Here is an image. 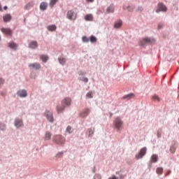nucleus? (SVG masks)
<instances>
[{"label": "nucleus", "instance_id": "obj_11", "mask_svg": "<svg viewBox=\"0 0 179 179\" xmlns=\"http://www.w3.org/2000/svg\"><path fill=\"white\" fill-rule=\"evenodd\" d=\"M45 117L48 118L49 122H53V115L51 112L45 111Z\"/></svg>", "mask_w": 179, "mask_h": 179}, {"label": "nucleus", "instance_id": "obj_14", "mask_svg": "<svg viewBox=\"0 0 179 179\" xmlns=\"http://www.w3.org/2000/svg\"><path fill=\"white\" fill-rule=\"evenodd\" d=\"M29 48H31V50L36 49L37 48V42L36 41L29 42Z\"/></svg>", "mask_w": 179, "mask_h": 179}, {"label": "nucleus", "instance_id": "obj_41", "mask_svg": "<svg viewBox=\"0 0 179 179\" xmlns=\"http://www.w3.org/2000/svg\"><path fill=\"white\" fill-rule=\"evenodd\" d=\"M108 179H117V178H115V176H113L112 178H108Z\"/></svg>", "mask_w": 179, "mask_h": 179}, {"label": "nucleus", "instance_id": "obj_30", "mask_svg": "<svg viewBox=\"0 0 179 179\" xmlns=\"http://www.w3.org/2000/svg\"><path fill=\"white\" fill-rule=\"evenodd\" d=\"M157 174H162V168H157Z\"/></svg>", "mask_w": 179, "mask_h": 179}, {"label": "nucleus", "instance_id": "obj_19", "mask_svg": "<svg viewBox=\"0 0 179 179\" xmlns=\"http://www.w3.org/2000/svg\"><path fill=\"white\" fill-rule=\"evenodd\" d=\"M151 99L152 100V101H155V102L160 101V98H158V96L157 94L152 95L151 96Z\"/></svg>", "mask_w": 179, "mask_h": 179}, {"label": "nucleus", "instance_id": "obj_27", "mask_svg": "<svg viewBox=\"0 0 179 179\" xmlns=\"http://www.w3.org/2000/svg\"><path fill=\"white\" fill-rule=\"evenodd\" d=\"M64 62H66V60H64V58L59 57V64H61V65H64Z\"/></svg>", "mask_w": 179, "mask_h": 179}, {"label": "nucleus", "instance_id": "obj_21", "mask_svg": "<svg viewBox=\"0 0 179 179\" xmlns=\"http://www.w3.org/2000/svg\"><path fill=\"white\" fill-rule=\"evenodd\" d=\"M39 59H41V62H46L47 59H48V57L47 55H39Z\"/></svg>", "mask_w": 179, "mask_h": 179}, {"label": "nucleus", "instance_id": "obj_36", "mask_svg": "<svg viewBox=\"0 0 179 179\" xmlns=\"http://www.w3.org/2000/svg\"><path fill=\"white\" fill-rule=\"evenodd\" d=\"M133 96H134L133 94H127V96H125V99H131V98H133Z\"/></svg>", "mask_w": 179, "mask_h": 179}, {"label": "nucleus", "instance_id": "obj_29", "mask_svg": "<svg viewBox=\"0 0 179 179\" xmlns=\"http://www.w3.org/2000/svg\"><path fill=\"white\" fill-rule=\"evenodd\" d=\"M94 134V129H88V136H92Z\"/></svg>", "mask_w": 179, "mask_h": 179}, {"label": "nucleus", "instance_id": "obj_40", "mask_svg": "<svg viewBox=\"0 0 179 179\" xmlns=\"http://www.w3.org/2000/svg\"><path fill=\"white\" fill-rule=\"evenodd\" d=\"M162 27V24H159V29Z\"/></svg>", "mask_w": 179, "mask_h": 179}, {"label": "nucleus", "instance_id": "obj_5", "mask_svg": "<svg viewBox=\"0 0 179 179\" xmlns=\"http://www.w3.org/2000/svg\"><path fill=\"white\" fill-rule=\"evenodd\" d=\"M153 43H155V38H144L141 40V45H145V44Z\"/></svg>", "mask_w": 179, "mask_h": 179}, {"label": "nucleus", "instance_id": "obj_31", "mask_svg": "<svg viewBox=\"0 0 179 179\" xmlns=\"http://www.w3.org/2000/svg\"><path fill=\"white\" fill-rule=\"evenodd\" d=\"M89 41V38L86 37V36H83V43H88Z\"/></svg>", "mask_w": 179, "mask_h": 179}, {"label": "nucleus", "instance_id": "obj_16", "mask_svg": "<svg viewBox=\"0 0 179 179\" xmlns=\"http://www.w3.org/2000/svg\"><path fill=\"white\" fill-rule=\"evenodd\" d=\"M44 141H49L51 139V132H45V136L43 137Z\"/></svg>", "mask_w": 179, "mask_h": 179}, {"label": "nucleus", "instance_id": "obj_43", "mask_svg": "<svg viewBox=\"0 0 179 179\" xmlns=\"http://www.w3.org/2000/svg\"><path fill=\"white\" fill-rule=\"evenodd\" d=\"M96 178H98V179H100V176H96Z\"/></svg>", "mask_w": 179, "mask_h": 179}, {"label": "nucleus", "instance_id": "obj_3", "mask_svg": "<svg viewBox=\"0 0 179 179\" xmlns=\"http://www.w3.org/2000/svg\"><path fill=\"white\" fill-rule=\"evenodd\" d=\"M145 154H147V148H143L139 150V153L135 155V159L138 160L143 158V156H145Z\"/></svg>", "mask_w": 179, "mask_h": 179}, {"label": "nucleus", "instance_id": "obj_9", "mask_svg": "<svg viewBox=\"0 0 179 179\" xmlns=\"http://www.w3.org/2000/svg\"><path fill=\"white\" fill-rule=\"evenodd\" d=\"M1 31L2 34H6V36H12V30H10L8 28H1Z\"/></svg>", "mask_w": 179, "mask_h": 179}, {"label": "nucleus", "instance_id": "obj_39", "mask_svg": "<svg viewBox=\"0 0 179 179\" xmlns=\"http://www.w3.org/2000/svg\"><path fill=\"white\" fill-rule=\"evenodd\" d=\"M2 84H4V80H2V78L0 79V85Z\"/></svg>", "mask_w": 179, "mask_h": 179}, {"label": "nucleus", "instance_id": "obj_32", "mask_svg": "<svg viewBox=\"0 0 179 179\" xmlns=\"http://www.w3.org/2000/svg\"><path fill=\"white\" fill-rule=\"evenodd\" d=\"M176 152V147L174 145L171 146V153H174Z\"/></svg>", "mask_w": 179, "mask_h": 179}, {"label": "nucleus", "instance_id": "obj_26", "mask_svg": "<svg viewBox=\"0 0 179 179\" xmlns=\"http://www.w3.org/2000/svg\"><path fill=\"white\" fill-rule=\"evenodd\" d=\"M90 43H96V37H94V36H90Z\"/></svg>", "mask_w": 179, "mask_h": 179}, {"label": "nucleus", "instance_id": "obj_37", "mask_svg": "<svg viewBox=\"0 0 179 179\" xmlns=\"http://www.w3.org/2000/svg\"><path fill=\"white\" fill-rule=\"evenodd\" d=\"M83 82H85V83H88V78H83Z\"/></svg>", "mask_w": 179, "mask_h": 179}, {"label": "nucleus", "instance_id": "obj_46", "mask_svg": "<svg viewBox=\"0 0 179 179\" xmlns=\"http://www.w3.org/2000/svg\"><path fill=\"white\" fill-rule=\"evenodd\" d=\"M1 96H5V94H4V93H2V94H1Z\"/></svg>", "mask_w": 179, "mask_h": 179}, {"label": "nucleus", "instance_id": "obj_2", "mask_svg": "<svg viewBox=\"0 0 179 179\" xmlns=\"http://www.w3.org/2000/svg\"><path fill=\"white\" fill-rule=\"evenodd\" d=\"M113 127H115V129H117V131H120L121 127H123V122L121 121L120 117H115V119L113 120Z\"/></svg>", "mask_w": 179, "mask_h": 179}, {"label": "nucleus", "instance_id": "obj_13", "mask_svg": "<svg viewBox=\"0 0 179 179\" xmlns=\"http://www.w3.org/2000/svg\"><path fill=\"white\" fill-rule=\"evenodd\" d=\"M22 120H16L15 121H14V127H16V128L22 127Z\"/></svg>", "mask_w": 179, "mask_h": 179}, {"label": "nucleus", "instance_id": "obj_35", "mask_svg": "<svg viewBox=\"0 0 179 179\" xmlns=\"http://www.w3.org/2000/svg\"><path fill=\"white\" fill-rule=\"evenodd\" d=\"M87 98L92 99V92H88V93H87Z\"/></svg>", "mask_w": 179, "mask_h": 179}, {"label": "nucleus", "instance_id": "obj_1", "mask_svg": "<svg viewBox=\"0 0 179 179\" xmlns=\"http://www.w3.org/2000/svg\"><path fill=\"white\" fill-rule=\"evenodd\" d=\"M71 106V99L65 98L61 101V106H57V113H61L64 110V107Z\"/></svg>", "mask_w": 179, "mask_h": 179}, {"label": "nucleus", "instance_id": "obj_25", "mask_svg": "<svg viewBox=\"0 0 179 179\" xmlns=\"http://www.w3.org/2000/svg\"><path fill=\"white\" fill-rule=\"evenodd\" d=\"M85 20L92 21V15L88 14L87 15H85Z\"/></svg>", "mask_w": 179, "mask_h": 179}, {"label": "nucleus", "instance_id": "obj_24", "mask_svg": "<svg viewBox=\"0 0 179 179\" xmlns=\"http://www.w3.org/2000/svg\"><path fill=\"white\" fill-rule=\"evenodd\" d=\"M57 1H58V0H50V1H49V6L53 7L55 3H57Z\"/></svg>", "mask_w": 179, "mask_h": 179}, {"label": "nucleus", "instance_id": "obj_10", "mask_svg": "<svg viewBox=\"0 0 179 179\" xmlns=\"http://www.w3.org/2000/svg\"><path fill=\"white\" fill-rule=\"evenodd\" d=\"M89 113H90V109L85 108V110H83V112H80V117H86V116H88Z\"/></svg>", "mask_w": 179, "mask_h": 179}, {"label": "nucleus", "instance_id": "obj_23", "mask_svg": "<svg viewBox=\"0 0 179 179\" xmlns=\"http://www.w3.org/2000/svg\"><path fill=\"white\" fill-rule=\"evenodd\" d=\"M55 29H57V27L55 25L48 26V31H55Z\"/></svg>", "mask_w": 179, "mask_h": 179}, {"label": "nucleus", "instance_id": "obj_4", "mask_svg": "<svg viewBox=\"0 0 179 179\" xmlns=\"http://www.w3.org/2000/svg\"><path fill=\"white\" fill-rule=\"evenodd\" d=\"M67 19L71 21L76 20V13H74L72 10L67 11Z\"/></svg>", "mask_w": 179, "mask_h": 179}, {"label": "nucleus", "instance_id": "obj_22", "mask_svg": "<svg viewBox=\"0 0 179 179\" xmlns=\"http://www.w3.org/2000/svg\"><path fill=\"white\" fill-rule=\"evenodd\" d=\"M157 161H158V157L157 156V155H152L151 156V162L157 163Z\"/></svg>", "mask_w": 179, "mask_h": 179}, {"label": "nucleus", "instance_id": "obj_15", "mask_svg": "<svg viewBox=\"0 0 179 179\" xmlns=\"http://www.w3.org/2000/svg\"><path fill=\"white\" fill-rule=\"evenodd\" d=\"M39 9L41 10H45L47 9V3L41 2V4H39Z\"/></svg>", "mask_w": 179, "mask_h": 179}, {"label": "nucleus", "instance_id": "obj_7", "mask_svg": "<svg viewBox=\"0 0 179 179\" xmlns=\"http://www.w3.org/2000/svg\"><path fill=\"white\" fill-rule=\"evenodd\" d=\"M28 67L34 70H39L41 68V66L39 65V63H31L28 65Z\"/></svg>", "mask_w": 179, "mask_h": 179}, {"label": "nucleus", "instance_id": "obj_20", "mask_svg": "<svg viewBox=\"0 0 179 179\" xmlns=\"http://www.w3.org/2000/svg\"><path fill=\"white\" fill-rule=\"evenodd\" d=\"M120 27H121V21L117 20L115 24H113V28L120 29Z\"/></svg>", "mask_w": 179, "mask_h": 179}, {"label": "nucleus", "instance_id": "obj_38", "mask_svg": "<svg viewBox=\"0 0 179 179\" xmlns=\"http://www.w3.org/2000/svg\"><path fill=\"white\" fill-rule=\"evenodd\" d=\"M71 127H67V133L71 134Z\"/></svg>", "mask_w": 179, "mask_h": 179}, {"label": "nucleus", "instance_id": "obj_45", "mask_svg": "<svg viewBox=\"0 0 179 179\" xmlns=\"http://www.w3.org/2000/svg\"><path fill=\"white\" fill-rule=\"evenodd\" d=\"M7 7L6 6H4L3 9L4 10H6Z\"/></svg>", "mask_w": 179, "mask_h": 179}, {"label": "nucleus", "instance_id": "obj_47", "mask_svg": "<svg viewBox=\"0 0 179 179\" xmlns=\"http://www.w3.org/2000/svg\"><path fill=\"white\" fill-rule=\"evenodd\" d=\"M178 124H179V118H178Z\"/></svg>", "mask_w": 179, "mask_h": 179}, {"label": "nucleus", "instance_id": "obj_18", "mask_svg": "<svg viewBox=\"0 0 179 179\" xmlns=\"http://www.w3.org/2000/svg\"><path fill=\"white\" fill-rule=\"evenodd\" d=\"M17 47V45H16V43H14V42L8 43V48H10V49L16 50Z\"/></svg>", "mask_w": 179, "mask_h": 179}, {"label": "nucleus", "instance_id": "obj_17", "mask_svg": "<svg viewBox=\"0 0 179 179\" xmlns=\"http://www.w3.org/2000/svg\"><path fill=\"white\" fill-rule=\"evenodd\" d=\"M11 19V16L10 15L6 14L3 17H2V20H3L4 22H10V20Z\"/></svg>", "mask_w": 179, "mask_h": 179}, {"label": "nucleus", "instance_id": "obj_8", "mask_svg": "<svg viewBox=\"0 0 179 179\" xmlns=\"http://www.w3.org/2000/svg\"><path fill=\"white\" fill-rule=\"evenodd\" d=\"M166 11V6H164V4H162V3H159V6H157V13H159V12H165Z\"/></svg>", "mask_w": 179, "mask_h": 179}, {"label": "nucleus", "instance_id": "obj_33", "mask_svg": "<svg viewBox=\"0 0 179 179\" xmlns=\"http://www.w3.org/2000/svg\"><path fill=\"white\" fill-rule=\"evenodd\" d=\"M55 157H57V158L63 157V152H59L57 155H55Z\"/></svg>", "mask_w": 179, "mask_h": 179}, {"label": "nucleus", "instance_id": "obj_28", "mask_svg": "<svg viewBox=\"0 0 179 179\" xmlns=\"http://www.w3.org/2000/svg\"><path fill=\"white\" fill-rule=\"evenodd\" d=\"M107 12L108 13H113V6H110V7H108Z\"/></svg>", "mask_w": 179, "mask_h": 179}, {"label": "nucleus", "instance_id": "obj_12", "mask_svg": "<svg viewBox=\"0 0 179 179\" xmlns=\"http://www.w3.org/2000/svg\"><path fill=\"white\" fill-rule=\"evenodd\" d=\"M17 94H18V96H20L21 98H24L26 97V96H27L26 90H24L18 91V92H17Z\"/></svg>", "mask_w": 179, "mask_h": 179}, {"label": "nucleus", "instance_id": "obj_34", "mask_svg": "<svg viewBox=\"0 0 179 179\" xmlns=\"http://www.w3.org/2000/svg\"><path fill=\"white\" fill-rule=\"evenodd\" d=\"M124 9H127V11H132L133 10V7H131V6H127V8H124Z\"/></svg>", "mask_w": 179, "mask_h": 179}, {"label": "nucleus", "instance_id": "obj_44", "mask_svg": "<svg viewBox=\"0 0 179 179\" xmlns=\"http://www.w3.org/2000/svg\"><path fill=\"white\" fill-rule=\"evenodd\" d=\"M2 10V7L1 6H0V11H1Z\"/></svg>", "mask_w": 179, "mask_h": 179}, {"label": "nucleus", "instance_id": "obj_42", "mask_svg": "<svg viewBox=\"0 0 179 179\" xmlns=\"http://www.w3.org/2000/svg\"><path fill=\"white\" fill-rule=\"evenodd\" d=\"M87 2H90V3H92V2H94V0H87Z\"/></svg>", "mask_w": 179, "mask_h": 179}, {"label": "nucleus", "instance_id": "obj_6", "mask_svg": "<svg viewBox=\"0 0 179 179\" xmlns=\"http://www.w3.org/2000/svg\"><path fill=\"white\" fill-rule=\"evenodd\" d=\"M53 141H55V143L61 145L64 143V138L59 135H57L53 137Z\"/></svg>", "mask_w": 179, "mask_h": 179}]
</instances>
